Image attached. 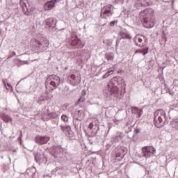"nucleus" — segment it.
Masks as SVG:
<instances>
[{
  "instance_id": "1",
  "label": "nucleus",
  "mask_w": 178,
  "mask_h": 178,
  "mask_svg": "<svg viewBox=\"0 0 178 178\" xmlns=\"http://www.w3.org/2000/svg\"><path fill=\"white\" fill-rule=\"evenodd\" d=\"M126 82L120 76L113 77L108 84V91L111 95L116 98H122L126 91Z\"/></svg>"
},
{
  "instance_id": "2",
  "label": "nucleus",
  "mask_w": 178,
  "mask_h": 178,
  "mask_svg": "<svg viewBox=\"0 0 178 178\" xmlns=\"http://www.w3.org/2000/svg\"><path fill=\"white\" fill-rule=\"evenodd\" d=\"M155 11L152 8H146L139 13V17L143 20L145 27L152 29L155 26Z\"/></svg>"
},
{
  "instance_id": "3",
  "label": "nucleus",
  "mask_w": 178,
  "mask_h": 178,
  "mask_svg": "<svg viewBox=\"0 0 178 178\" xmlns=\"http://www.w3.org/2000/svg\"><path fill=\"white\" fill-rule=\"evenodd\" d=\"M49 42L44 38H34L31 41V47L36 52H44L48 49Z\"/></svg>"
},
{
  "instance_id": "4",
  "label": "nucleus",
  "mask_w": 178,
  "mask_h": 178,
  "mask_svg": "<svg viewBox=\"0 0 178 178\" xmlns=\"http://www.w3.org/2000/svg\"><path fill=\"white\" fill-rule=\"evenodd\" d=\"M168 122V117H166V112L162 109L156 110L154 114V123L158 129L163 127Z\"/></svg>"
},
{
  "instance_id": "5",
  "label": "nucleus",
  "mask_w": 178,
  "mask_h": 178,
  "mask_svg": "<svg viewBox=\"0 0 178 178\" xmlns=\"http://www.w3.org/2000/svg\"><path fill=\"white\" fill-rule=\"evenodd\" d=\"M59 84H60V77L55 74L49 75L45 81L46 88L50 87L51 90H55Z\"/></svg>"
},
{
  "instance_id": "6",
  "label": "nucleus",
  "mask_w": 178,
  "mask_h": 178,
  "mask_svg": "<svg viewBox=\"0 0 178 178\" xmlns=\"http://www.w3.org/2000/svg\"><path fill=\"white\" fill-rule=\"evenodd\" d=\"M142 151V154H138V156H139V158L143 157L145 158V159H149V158L155 156L156 149H155L154 146H146L143 147Z\"/></svg>"
},
{
  "instance_id": "7",
  "label": "nucleus",
  "mask_w": 178,
  "mask_h": 178,
  "mask_svg": "<svg viewBox=\"0 0 178 178\" xmlns=\"http://www.w3.org/2000/svg\"><path fill=\"white\" fill-rule=\"evenodd\" d=\"M113 15V6L108 4L104 6L101 10V17L102 19H108Z\"/></svg>"
},
{
  "instance_id": "8",
  "label": "nucleus",
  "mask_w": 178,
  "mask_h": 178,
  "mask_svg": "<svg viewBox=\"0 0 178 178\" xmlns=\"http://www.w3.org/2000/svg\"><path fill=\"white\" fill-rule=\"evenodd\" d=\"M86 43L81 41L77 36H72L71 38V46L72 49H81L84 48Z\"/></svg>"
},
{
  "instance_id": "9",
  "label": "nucleus",
  "mask_w": 178,
  "mask_h": 178,
  "mask_svg": "<svg viewBox=\"0 0 178 178\" xmlns=\"http://www.w3.org/2000/svg\"><path fill=\"white\" fill-rule=\"evenodd\" d=\"M134 41L136 47L144 48L148 44V39L144 35H139L134 38Z\"/></svg>"
},
{
  "instance_id": "10",
  "label": "nucleus",
  "mask_w": 178,
  "mask_h": 178,
  "mask_svg": "<svg viewBox=\"0 0 178 178\" xmlns=\"http://www.w3.org/2000/svg\"><path fill=\"white\" fill-rule=\"evenodd\" d=\"M27 0H20L19 6L22 8V12L26 16H30L31 13H33V8L28 4L27 6Z\"/></svg>"
},
{
  "instance_id": "11",
  "label": "nucleus",
  "mask_w": 178,
  "mask_h": 178,
  "mask_svg": "<svg viewBox=\"0 0 178 178\" xmlns=\"http://www.w3.org/2000/svg\"><path fill=\"white\" fill-rule=\"evenodd\" d=\"M46 26L49 29L50 31L53 33V34L56 35L55 33V31L56 30V19L54 17H50L45 19Z\"/></svg>"
},
{
  "instance_id": "12",
  "label": "nucleus",
  "mask_w": 178,
  "mask_h": 178,
  "mask_svg": "<svg viewBox=\"0 0 178 178\" xmlns=\"http://www.w3.org/2000/svg\"><path fill=\"white\" fill-rule=\"evenodd\" d=\"M65 152V149L62 147V146H56L54 147L51 150V154H53L54 158H61L62 154Z\"/></svg>"
},
{
  "instance_id": "13",
  "label": "nucleus",
  "mask_w": 178,
  "mask_h": 178,
  "mask_svg": "<svg viewBox=\"0 0 178 178\" xmlns=\"http://www.w3.org/2000/svg\"><path fill=\"white\" fill-rule=\"evenodd\" d=\"M80 81L81 80L79 76H76L74 74H71L67 77V82L69 84H71V86H79Z\"/></svg>"
},
{
  "instance_id": "14",
  "label": "nucleus",
  "mask_w": 178,
  "mask_h": 178,
  "mask_svg": "<svg viewBox=\"0 0 178 178\" xmlns=\"http://www.w3.org/2000/svg\"><path fill=\"white\" fill-rule=\"evenodd\" d=\"M50 140L49 136H37L35 137V143L36 144H39V145H43L44 144H47Z\"/></svg>"
},
{
  "instance_id": "15",
  "label": "nucleus",
  "mask_w": 178,
  "mask_h": 178,
  "mask_svg": "<svg viewBox=\"0 0 178 178\" xmlns=\"http://www.w3.org/2000/svg\"><path fill=\"white\" fill-rule=\"evenodd\" d=\"M61 130L64 134L66 136H73V132H72V127L69 125H60Z\"/></svg>"
},
{
  "instance_id": "16",
  "label": "nucleus",
  "mask_w": 178,
  "mask_h": 178,
  "mask_svg": "<svg viewBox=\"0 0 178 178\" xmlns=\"http://www.w3.org/2000/svg\"><path fill=\"white\" fill-rule=\"evenodd\" d=\"M88 130H90V132L92 133L93 136H97L98 134V131H99V127H97V130H95V128H94V124L92 122L90 123L88 127Z\"/></svg>"
},
{
  "instance_id": "17",
  "label": "nucleus",
  "mask_w": 178,
  "mask_h": 178,
  "mask_svg": "<svg viewBox=\"0 0 178 178\" xmlns=\"http://www.w3.org/2000/svg\"><path fill=\"white\" fill-rule=\"evenodd\" d=\"M55 5V1H47L44 5V10H51L52 8H54Z\"/></svg>"
},
{
  "instance_id": "18",
  "label": "nucleus",
  "mask_w": 178,
  "mask_h": 178,
  "mask_svg": "<svg viewBox=\"0 0 178 178\" xmlns=\"http://www.w3.org/2000/svg\"><path fill=\"white\" fill-rule=\"evenodd\" d=\"M119 34L122 38L131 40V35L127 31H121Z\"/></svg>"
},
{
  "instance_id": "19",
  "label": "nucleus",
  "mask_w": 178,
  "mask_h": 178,
  "mask_svg": "<svg viewBox=\"0 0 178 178\" xmlns=\"http://www.w3.org/2000/svg\"><path fill=\"white\" fill-rule=\"evenodd\" d=\"M47 115L49 118H51V119H58L60 113L59 112H51L49 113L47 111Z\"/></svg>"
},
{
  "instance_id": "20",
  "label": "nucleus",
  "mask_w": 178,
  "mask_h": 178,
  "mask_svg": "<svg viewBox=\"0 0 178 178\" xmlns=\"http://www.w3.org/2000/svg\"><path fill=\"white\" fill-rule=\"evenodd\" d=\"M1 119L3 120V122H5V123H9V122H12V118L5 113L1 115Z\"/></svg>"
},
{
  "instance_id": "21",
  "label": "nucleus",
  "mask_w": 178,
  "mask_h": 178,
  "mask_svg": "<svg viewBox=\"0 0 178 178\" xmlns=\"http://www.w3.org/2000/svg\"><path fill=\"white\" fill-rule=\"evenodd\" d=\"M80 122H81V120H80L79 118H74L73 124H74L76 130H79V126H80Z\"/></svg>"
},
{
  "instance_id": "22",
  "label": "nucleus",
  "mask_w": 178,
  "mask_h": 178,
  "mask_svg": "<svg viewBox=\"0 0 178 178\" xmlns=\"http://www.w3.org/2000/svg\"><path fill=\"white\" fill-rule=\"evenodd\" d=\"M132 112L133 113H138V118H141V115H143V111L137 107H134Z\"/></svg>"
},
{
  "instance_id": "23",
  "label": "nucleus",
  "mask_w": 178,
  "mask_h": 178,
  "mask_svg": "<svg viewBox=\"0 0 178 178\" xmlns=\"http://www.w3.org/2000/svg\"><path fill=\"white\" fill-rule=\"evenodd\" d=\"M149 49V47L140 49L136 50V54H143V55H147V54H148Z\"/></svg>"
},
{
  "instance_id": "24",
  "label": "nucleus",
  "mask_w": 178,
  "mask_h": 178,
  "mask_svg": "<svg viewBox=\"0 0 178 178\" xmlns=\"http://www.w3.org/2000/svg\"><path fill=\"white\" fill-rule=\"evenodd\" d=\"M86 90H82V95L79 99V100L77 102V105H79V104H81V102H84L86 101Z\"/></svg>"
},
{
  "instance_id": "25",
  "label": "nucleus",
  "mask_w": 178,
  "mask_h": 178,
  "mask_svg": "<svg viewBox=\"0 0 178 178\" xmlns=\"http://www.w3.org/2000/svg\"><path fill=\"white\" fill-rule=\"evenodd\" d=\"M134 7L136 9H140V8H143V1H141V0H136Z\"/></svg>"
},
{
  "instance_id": "26",
  "label": "nucleus",
  "mask_w": 178,
  "mask_h": 178,
  "mask_svg": "<svg viewBox=\"0 0 178 178\" xmlns=\"http://www.w3.org/2000/svg\"><path fill=\"white\" fill-rule=\"evenodd\" d=\"M16 65L17 66H22V65H29V61L27 60H21L19 59L16 60Z\"/></svg>"
},
{
  "instance_id": "27",
  "label": "nucleus",
  "mask_w": 178,
  "mask_h": 178,
  "mask_svg": "<svg viewBox=\"0 0 178 178\" xmlns=\"http://www.w3.org/2000/svg\"><path fill=\"white\" fill-rule=\"evenodd\" d=\"M113 70H108L104 75H103L102 78L103 79H106L109 77V76H111V74H113Z\"/></svg>"
},
{
  "instance_id": "28",
  "label": "nucleus",
  "mask_w": 178,
  "mask_h": 178,
  "mask_svg": "<svg viewBox=\"0 0 178 178\" xmlns=\"http://www.w3.org/2000/svg\"><path fill=\"white\" fill-rule=\"evenodd\" d=\"M143 8H147L149 6V0H141Z\"/></svg>"
},
{
  "instance_id": "29",
  "label": "nucleus",
  "mask_w": 178,
  "mask_h": 178,
  "mask_svg": "<svg viewBox=\"0 0 178 178\" xmlns=\"http://www.w3.org/2000/svg\"><path fill=\"white\" fill-rule=\"evenodd\" d=\"M47 99V97L44 96V95H42L40 97H39L38 102L40 104H42V102L45 101Z\"/></svg>"
},
{
  "instance_id": "30",
  "label": "nucleus",
  "mask_w": 178,
  "mask_h": 178,
  "mask_svg": "<svg viewBox=\"0 0 178 178\" xmlns=\"http://www.w3.org/2000/svg\"><path fill=\"white\" fill-rule=\"evenodd\" d=\"M106 58L107 59V60H113V54H106Z\"/></svg>"
},
{
  "instance_id": "31",
  "label": "nucleus",
  "mask_w": 178,
  "mask_h": 178,
  "mask_svg": "<svg viewBox=\"0 0 178 178\" xmlns=\"http://www.w3.org/2000/svg\"><path fill=\"white\" fill-rule=\"evenodd\" d=\"M61 120H63V122H65L66 123V122H68L69 118H67V115H63L61 116Z\"/></svg>"
},
{
  "instance_id": "32",
  "label": "nucleus",
  "mask_w": 178,
  "mask_h": 178,
  "mask_svg": "<svg viewBox=\"0 0 178 178\" xmlns=\"http://www.w3.org/2000/svg\"><path fill=\"white\" fill-rule=\"evenodd\" d=\"M115 24H118V20L112 21V22L110 23V26H111V27H115Z\"/></svg>"
},
{
  "instance_id": "33",
  "label": "nucleus",
  "mask_w": 178,
  "mask_h": 178,
  "mask_svg": "<svg viewBox=\"0 0 178 178\" xmlns=\"http://www.w3.org/2000/svg\"><path fill=\"white\" fill-rule=\"evenodd\" d=\"M3 84L4 85V87H6V84L8 83V81L6 79H3L1 80Z\"/></svg>"
},
{
  "instance_id": "34",
  "label": "nucleus",
  "mask_w": 178,
  "mask_h": 178,
  "mask_svg": "<svg viewBox=\"0 0 178 178\" xmlns=\"http://www.w3.org/2000/svg\"><path fill=\"white\" fill-rule=\"evenodd\" d=\"M124 1L123 0H115L116 3H123Z\"/></svg>"
},
{
  "instance_id": "35",
  "label": "nucleus",
  "mask_w": 178,
  "mask_h": 178,
  "mask_svg": "<svg viewBox=\"0 0 178 178\" xmlns=\"http://www.w3.org/2000/svg\"><path fill=\"white\" fill-rule=\"evenodd\" d=\"M135 133H136V134H138V133H140V129H136L135 130Z\"/></svg>"
},
{
  "instance_id": "36",
  "label": "nucleus",
  "mask_w": 178,
  "mask_h": 178,
  "mask_svg": "<svg viewBox=\"0 0 178 178\" xmlns=\"http://www.w3.org/2000/svg\"><path fill=\"white\" fill-rule=\"evenodd\" d=\"M22 134H23V132H22V131H20V136L18 138V140H20L22 138Z\"/></svg>"
},
{
  "instance_id": "37",
  "label": "nucleus",
  "mask_w": 178,
  "mask_h": 178,
  "mask_svg": "<svg viewBox=\"0 0 178 178\" xmlns=\"http://www.w3.org/2000/svg\"><path fill=\"white\" fill-rule=\"evenodd\" d=\"M62 30H63V29L58 30V31H56V33H57L58 34H59V33H62Z\"/></svg>"
},
{
  "instance_id": "38",
  "label": "nucleus",
  "mask_w": 178,
  "mask_h": 178,
  "mask_svg": "<svg viewBox=\"0 0 178 178\" xmlns=\"http://www.w3.org/2000/svg\"><path fill=\"white\" fill-rule=\"evenodd\" d=\"M118 138H120V136H117L114 138L115 140H118Z\"/></svg>"
},
{
  "instance_id": "39",
  "label": "nucleus",
  "mask_w": 178,
  "mask_h": 178,
  "mask_svg": "<svg viewBox=\"0 0 178 178\" xmlns=\"http://www.w3.org/2000/svg\"><path fill=\"white\" fill-rule=\"evenodd\" d=\"M44 177H51V176H49V175H44Z\"/></svg>"
},
{
  "instance_id": "40",
  "label": "nucleus",
  "mask_w": 178,
  "mask_h": 178,
  "mask_svg": "<svg viewBox=\"0 0 178 178\" xmlns=\"http://www.w3.org/2000/svg\"><path fill=\"white\" fill-rule=\"evenodd\" d=\"M51 1H53L54 2H59V1L60 0H51Z\"/></svg>"
},
{
  "instance_id": "41",
  "label": "nucleus",
  "mask_w": 178,
  "mask_h": 178,
  "mask_svg": "<svg viewBox=\"0 0 178 178\" xmlns=\"http://www.w3.org/2000/svg\"><path fill=\"white\" fill-rule=\"evenodd\" d=\"M6 84H7L8 87H10V85L9 84V83H7Z\"/></svg>"
},
{
  "instance_id": "42",
  "label": "nucleus",
  "mask_w": 178,
  "mask_h": 178,
  "mask_svg": "<svg viewBox=\"0 0 178 178\" xmlns=\"http://www.w3.org/2000/svg\"><path fill=\"white\" fill-rule=\"evenodd\" d=\"M119 44V42L117 40L116 41V45H118Z\"/></svg>"
},
{
  "instance_id": "43",
  "label": "nucleus",
  "mask_w": 178,
  "mask_h": 178,
  "mask_svg": "<svg viewBox=\"0 0 178 178\" xmlns=\"http://www.w3.org/2000/svg\"><path fill=\"white\" fill-rule=\"evenodd\" d=\"M81 111H78V113H80Z\"/></svg>"
},
{
  "instance_id": "44",
  "label": "nucleus",
  "mask_w": 178,
  "mask_h": 178,
  "mask_svg": "<svg viewBox=\"0 0 178 178\" xmlns=\"http://www.w3.org/2000/svg\"><path fill=\"white\" fill-rule=\"evenodd\" d=\"M123 156H124V155H122V156H121V158H123Z\"/></svg>"
},
{
  "instance_id": "45",
  "label": "nucleus",
  "mask_w": 178,
  "mask_h": 178,
  "mask_svg": "<svg viewBox=\"0 0 178 178\" xmlns=\"http://www.w3.org/2000/svg\"><path fill=\"white\" fill-rule=\"evenodd\" d=\"M35 161H37V159L35 157Z\"/></svg>"
}]
</instances>
